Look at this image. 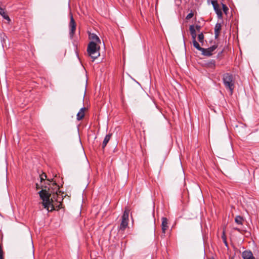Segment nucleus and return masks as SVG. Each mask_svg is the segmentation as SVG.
<instances>
[{"mask_svg":"<svg viewBox=\"0 0 259 259\" xmlns=\"http://www.w3.org/2000/svg\"><path fill=\"white\" fill-rule=\"evenodd\" d=\"M211 4L213 7L214 10L218 15L219 19H222V12L221 9L219 8V6L215 1H212Z\"/></svg>","mask_w":259,"mask_h":259,"instance_id":"8","label":"nucleus"},{"mask_svg":"<svg viewBox=\"0 0 259 259\" xmlns=\"http://www.w3.org/2000/svg\"><path fill=\"white\" fill-rule=\"evenodd\" d=\"M129 211H124L121 217V222L119 227V231L124 232L128 226L129 221Z\"/></svg>","mask_w":259,"mask_h":259,"instance_id":"5","label":"nucleus"},{"mask_svg":"<svg viewBox=\"0 0 259 259\" xmlns=\"http://www.w3.org/2000/svg\"><path fill=\"white\" fill-rule=\"evenodd\" d=\"M47 180H48V181H49V182H52V181H51V180H50L49 179H48Z\"/></svg>","mask_w":259,"mask_h":259,"instance_id":"29","label":"nucleus"},{"mask_svg":"<svg viewBox=\"0 0 259 259\" xmlns=\"http://www.w3.org/2000/svg\"><path fill=\"white\" fill-rule=\"evenodd\" d=\"M206 66L208 67L214 68L215 66V61L214 60H211L206 63Z\"/></svg>","mask_w":259,"mask_h":259,"instance_id":"17","label":"nucleus"},{"mask_svg":"<svg viewBox=\"0 0 259 259\" xmlns=\"http://www.w3.org/2000/svg\"><path fill=\"white\" fill-rule=\"evenodd\" d=\"M230 259H234V258L233 257H231Z\"/></svg>","mask_w":259,"mask_h":259,"instance_id":"32","label":"nucleus"},{"mask_svg":"<svg viewBox=\"0 0 259 259\" xmlns=\"http://www.w3.org/2000/svg\"><path fill=\"white\" fill-rule=\"evenodd\" d=\"M217 45H213L207 49L203 48L202 51V54L206 56H210L212 55L213 52L217 48Z\"/></svg>","mask_w":259,"mask_h":259,"instance_id":"7","label":"nucleus"},{"mask_svg":"<svg viewBox=\"0 0 259 259\" xmlns=\"http://www.w3.org/2000/svg\"><path fill=\"white\" fill-rule=\"evenodd\" d=\"M36 188L37 189H38L40 188V187L39 186V185L37 184H36Z\"/></svg>","mask_w":259,"mask_h":259,"instance_id":"27","label":"nucleus"},{"mask_svg":"<svg viewBox=\"0 0 259 259\" xmlns=\"http://www.w3.org/2000/svg\"><path fill=\"white\" fill-rule=\"evenodd\" d=\"M193 44L194 47L196 48L198 50L202 52L203 48H201L199 44L197 42V41L195 40H193Z\"/></svg>","mask_w":259,"mask_h":259,"instance_id":"19","label":"nucleus"},{"mask_svg":"<svg viewBox=\"0 0 259 259\" xmlns=\"http://www.w3.org/2000/svg\"><path fill=\"white\" fill-rule=\"evenodd\" d=\"M198 40L202 44L203 43L204 41V35L202 33H201L198 35Z\"/></svg>","mask_w":259,"mask_h":259,"instance_id":"20","label":"nucleus"},{"mask_svg":"<svg viewBox=\"0 0 259 259\" xmlns=\"http://www.w3.org/2000/svg\"><path fill=\"white\" fill-rule=\"evenodd\" d=\"M235 230H237V231H240V230H239V229H238V228H236V229H235Z\"/></svg>","mask_w":259,"mask_h":259,"instance_id":"28","label":"nucleus"},{"mask_svg":"<svg viewBox=\"0 0 259 259\" xmlns=\"http://www.w3.org/2000/svg\"><path fill=\"white\" fill-rule=\"evenodd\" d=\"M222 8H223V12H224V13L226 15H227V13L229 11V9L228 8V7L226 5L222 4Z\"/></svg>","mask_w":259,"mask_h":259,"instance_id":"21","label":"nucleus"},{"mask_svg":"<svg viewBox=\"0 0 259 259\" xmlns=\"http://www.w3.org/2000/svg\"><path fill=\"white\" fill-rule=\"evenodd\" d=\"M209 259H214L213 257H211L210 258H209Z\"/></svg>","mask_w":259,"mask_h":259,"instance_id":"30","label":"nucleus"},{"mask_svg":"<svg viewBox=\"0 0 259 259\" xmlns=\"http://www.w3.org/2000/svg\"><path fill=\"white\" fill-rule=\"evenodd\" d=\"M223 80L225 87L229 90L231 95L233 94L235 88V80L231 74L227 73L223 76Z\"/></svg>","mask_w":259,"mask_h":259,"instance_id":"4","label":"nucleus"},{"mask_svg":"<svg viewBox=\"0 0 259 259\" xmlns=\"http://www.w3.org/2000/svg\"><path fill=\"white\" fill-rule=\"evenodd\" d=\"M189 30L193 40H195L197 36L196 29L194 25H190Z\"/></svg>","mask_w":259,"mask_h":259,"instance_id":"13","label":"nucleus"},{"mask_svg":"<svg viewBox=\"0 0 259 259\" xmlns=\"http://www.w3.org/2000/svg\"><path fill=\"white\" fill-rule=\"evenodd\" d=\"M111 136H112V134H109L106 136V137H105L104 140L103 142V144H102L103 149H104L106 147L107 143L110 141Z\"/></svg>","mask_w":259,"mask_h":259,"instance_id":"15","label":"nucleus"},{"mask_svg":"<svg viewBox=\"0 0 259 259\" xmlns=\"http://www.w3.org/2000/svg\"><path fill=\"white\" fill-rule=\"evenodd\" d=\"M243 218L240 215L237 216L235 219V222L239 225H242L243 223Z\"/></svg>","mask_w":259,"mask_h":259,"instance_id":"18","label":"nucleus"},{"mask_svg":"<svg viewBox=\"0 0 259 259\" xmlns=\"http://www.w3.org/2000/svg\"><path fill=\"white\" fill-rule=\"evenodd\" d=\"M222 29V25L221 23H217L214 27V36L215 38L219 37L220 31Z\"/></svg>","mask_w":259,"mask_h":259,"instance_id":"10","label":"nucleus"},{"mask_svg":"<svg viewBox=\"0 0 259 259\" xmlns=\"http://www.w3.org/2000/svg\"><path fill=\"white\" fill-rule=\"evenodd\" d=\"M222 239L223 240L224 243L225 244L226 246H228L227 242V239L225 235V231H224L223 232V234L222 236Z\"/></svg>","mask_w":259,"mask_h":259,"instance_id":"22","label":"nucleus"},{"mask_svg":"<svg viewBox=\"0 0 259 259\" xmlns=\"http://www.w3.org/2000/svg\"><path fill=\"white\" fill-rule=\"evenodd\" d=\"M194 14L192 12L191 13H190L189 14H188L186 17V19H191V18L193 17Z\"/></svg>","mask_w":259,"mask_h":259,"instance_id":"25","label":"nucleus"},{"mask_svg":"<svg viewBox=\"0 0 259 259\" xmlns=\"http://www.w3.org/2000/svg\"><path fill=\"white\" fill-rule=\"evenodd\" d=\"M86 108L85 107L81 108L77 114V120L79 121L81 120L84 116L85 111Z\"/></svg>","mask_w":259,"mask_h":259,"instance_id":"11","label":"nucleus"},{"mask_svg":"<svg viewBox=\"0 0 259 259\" xmlns=\"http://www.w3.org/2000/svg\"><path fill=\"white\" fill-rule=\"evenodd\" d=\"M200 28H201L200 26H199V25L196 26V31L197 30L198 32L200 31Z\"/></svg>","mask_w":259,"mask_h":259,"instance_id":"26","label":"nucleus"},{"mask_svg":"<svg viewBox=\"0 0 259 259\" xmlns=\"http://www.w3.org/2000/svg\"><path fill=\"white\" fill-rule=\"evenodd\" d=\"M63 200L62 197L59 196L57 193L53 194L51 201H49V210H59L63 208L61 201Z\"/></svg>","mask_w":259,"mask_h":259,"instance_id":"2","label":"nucleus"},{"mask_svg":"<svg viewBox=\"0 0 259 259\" xmlns=\"http://www.w3.org/2000/svg\"><path fill=\"white\" fill-rule=\"evenodd\" d=\"M0 14H1V15H2L3 16V17L5 19L8 20V21H10V19L9 17L6 14V12H5V9H4L3 8H2L1 7H0Z\"/></svg>","mask_w":259,"mask_h":259,"instance_id":"16","label":"nucleus"},{"mask_svg":"<svg viewBox=\"0 0 259 259\" xmlns=\"http://www.w3.org/2000/svg\"><path fill=\"white\" fill-rule=\"evenodd\" d=\"M70 21L69 23V27H70V36L71 37H72L73 34H74L75 29H76V24L75 22L73 19V16L72 14L70 13Z\"/></svg>","mask_w":259,"mask_h":259,"instance_id":"6","label":"nucleus"},{"mask_svg":"<svg viewBox=\"0 0 259 259\" xmlns=\"http://www.w3.org/2000/svg\"><path fill=\"white\" fill-rule=\"evenodd\" d=\"M242 256L243 259H255L252 252L250 250L244 251L242 252Z\"/></svg>","mask_w":259,"mask_h":259,"instance_id":"9","label":"nucleus"},{"mask_svg":"<svg viewBox=\"0 0 259 259\" xmlns=\"http://www.w3.org/2000/svg\"><path fill=\"white\" fill-rule=\"evenodd\" d=\"M100 47L95 42H90L87 48V52L89 56L94 61L100 56Z\"/></svg>","mask_w":259,"mask_h":259,"instance_id":"3","label":"nucleus"},{"mask_svg":"<svg viewBox=\"0 0 259 259\" xmlns=\"http://www.w3.org/2000/svg\"><path fill=\"white\" fill-rule=\"evenodd\" d=\"M47 186H41V190L39 192V194L40 198L42 201L41 202L42 205L44 206V208L49 210V201H50V197L51 196V193H54L55 190L56 192L59 189V186L57 183L54 182L51 185L49 183Z\"/></svg>","mask_w":259,"mask_h":259,"instance_id":"1","label":"nucleus"},{"mask_svg":"<svg viewBox=\"0 0 259 259\" xmlns=\"http://www.w3.org/2000/svg\"><path fill=\"white\" fill-rule=\"evenodd\" d=\"M0 259H4V257H3V258H0Z\"/></svg>","mask_w":259,"mask_h":259,"instance_id":"31","label":"nucleus"},{"mask_svg":"<svg viewBox=\"0 0 259 259\" xmlns=\"http://www.w3.org/2000/svg\"><path fill=\"white\" fill-rule=\"evenodd\" d=\"M167 219L166 218H162V230L163 233H165L166 230L167 229Z\"/></svg>","mask_w":259,"mask_h":259,"instance_id":"12","label":"nucleus"},{"mask_svg":"<svg viewBox=\"0 0 259 259\" xmlns=\"http://www.w3.org/2000/svg\"><path fill=\"white\" fill-rule=\"evenodd\" d=\"M90 38L92 40L91 42H95L96 44H100L101 40L99 37L95 34L92 33L90 35Z\"/></svg>","mask_w":259,"mask_h":259,"instance_id":"14","label":"nucleus"},{"mask_svg":"<svg viewBox=\"0 0 259 259\" xmlns=\"http://www.w3.org/2000/svg\"><path fill=\"white\" fill-rule=\"evenodd\" d=\"M4 257V252L3 250L2 245L0 243V258Z\"/></svg>","mask_w":259,"mask_h":259,"instance_id":"24","label":"nucleus"},{"mask_svg":"<svg viewBox=\"0 0 259 259\" xmlns=\"http://www.w3.org/2000/svg\"><path fill=\"white\" fill-rule=\"evenodd\" d=\"M40 182H42L43 181H44L46 179H47V175L45 173H42L40 176Z\"/></svg>","mask_w":259,"mask_h":259,"instance_id":"23","label":"nucleus"}]
</instances>
